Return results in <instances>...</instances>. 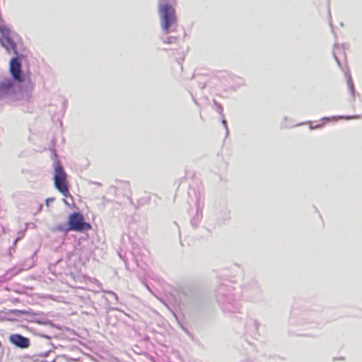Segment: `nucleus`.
<instances>
[{
	"instance_id": "nucleus-1",
	"label": "nucleus",
	"mask_w": 362,
	"mask_h": 362,
	"mask_svg": "<svg viewBox=\"0 0 362 362\" xmlns=\"http://www.w3.org/2000/svg\"><path fill=\"white\" fill-rule=\"evenodd\" d=\"M158 11L160 17L161 28L165 34L175 30L177 24V18L175 8L170 4H160Z\"/></svg>"
},
{
	"instance_id": "nucleus-2",
	"label": "nucleus",
	"mask_w": 362,
	"mask_h": 362,
	"mask_svg": "<svg viewBox=\"0 0 362 362\" xmlns=\"http://www.w3.org/2000/svg\"><path fill=\"white\" fill-rule=\"evenodd\" d=\"M0 45L3 47L7 53H13L18 55V43L11 35V30L5 25H0Z\"/></svg>"
},
{
	"instance_id": "nucleus-3",
	"label": "nucleus",
	"mask_w": 362,
	"mask_h": 362,
	"mask_svg": "<svg viewBox=\"0 0 362 362\" xmlns=\"http://www.w3.org/2000/svg\"><path fill=\"white\" fill-rule=\"evenodd\" d=\"M54 182L57 189L64 197L70 196L67 175L60 165L54 167Z\"/></svg>"
},
{
	"instance_id": "nucleus-4",
	"label": "nucleus",
	"mask_w": 362,
	"mask_h": 362,
	"mask_svg": "<svg viewBox=\"0 0 362 362\" xmlns=\"http://www.w3.org/2000/svg\"><path fill=\"white\" fill-rule=\"evenodd\" d=\"M67 230L84 232L91 229V225L84 221L83 215L78 212L71 214L68 217Z\"/></svg>"
},
{
	"instance_id": "nucleus-5",
	"label": "nucleus",
	"mask_w": 362,
	"mask_h": 362,
	"mask_svg": "<svg viewBox=\"0 0 362 362\" xmlns=\"http://www.w3.org/2000/svg\"><path fill=\"white\" fill-rule=\"evenodd\" d=\"M9 70L13 78L18 81H23L21 76V63L18 57H13L10 61Z\"/></svg>"
},
{
	"instance_id": "nucleus-6",
	"label": "nucleus",
	"mask_w": 362,
	"mask_h": 362,
	"mask_svg": "<svg viewBox=\"0 0 362 362\" xmlns=\"http://www.w3.org/2000/svg\"><path fill=\"white\" fill-rule=\"evenodd\" d=\"M10 341L21 349L28 348L30 346V339L21 334H13L10 337Z\"/></svg>"
},
{
	"instance_id": "nucleus-7",
	"label": "nucleus",
	"mask_w": 362,
	"mask_h": 362,
	"mask_svg": "<svg viewBox=\"0 0 362 362\" xmlns=\"http://www.w3.org/2000/svg\"><path fill=\"white\" fill-rule=\"evenodd\" d=\"M175 41H176L175 37H168L165 40H163V42L166 43V44H170V43H174Z\"/></svg>"
},
{
	"instance_id": "nucleus-8",
	"label": "nucleus",
	"mask_w": 362,
	"mask_h": 362,
	"mask_svg": "<svg viewBox=\"0 0 362 362\" xmlns=\"http://www.w3.org/2000/svg\"><path fill=\"white\" fill-rule=\"evenodd\" d=\"M341 119H342L343 117H340ZM344 119H354V118H357V117H344Z\"/></svg>"
},
{
	"instance_id": "nucleus-9",
	"label": "nucleus",
	"mask_w": 362,
	"mask_h": 362,
	"mask_svg": "<svg viewBox=\"0 0 362 362\" xmlns=\"http://www.w3.org/2000/svg\"><path fill=\"white\" fill-rule=\"evenodd\" d=\"M57 230L60 231L64 230V227L62 226H59L57 227Z\"/></svg>"
},
{
	"instance_id": "nucleus-10",
	"label": "nucleus",
	"mask_w": 362,
	"mask_h": 362,
	"mask_svg": "<svg viewBox=\"0 0 362 362\" xmlns=\"http://www.w3.org/2000/svg\"><path fill=\"white\" fill-rule=\"evenodd\" d=\"M52 200H53V199H47V204L48 205V203H50V201H52Z\"/></svg>"
},
{
	"instance_id": "nucleus-11",
	"label": "nucleus",
	"mask_w": 362,
	"mask_h": 362,
	"mask_svg": "<svg viewBox=\"0 0 362 362\" xmlns=\"http://www.w3.org/2000/svg\"><path fill=\"white\" fill-rule=\"evenodd\" d=\"M52 200H53V199H47V204L48 205V203H50V201H52Z\"/></svg>"
}]
</instances>
